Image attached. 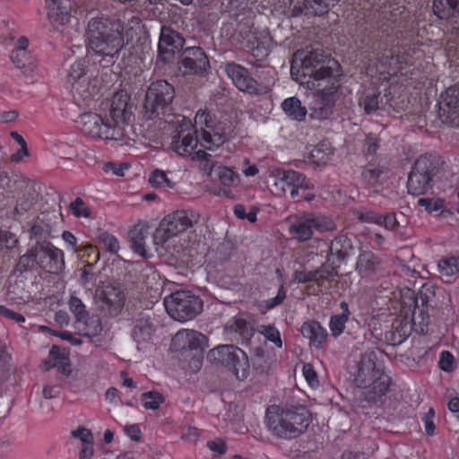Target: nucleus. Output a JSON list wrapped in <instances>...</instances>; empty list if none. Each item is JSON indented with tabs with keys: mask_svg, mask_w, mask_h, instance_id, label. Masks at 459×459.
Returning <instances> with one entry per match:
<instances>
[{
	"mask_svg": "<svg viewBox=\"0 0 459 459\" xmlns=\"http://www.w3.org/2000/svg\"><path fill=\"white\" fill-rule=\"evenodd\" d=\"M437 267L440 274L445 277H451L459 272L455 256L441 259Z\"/></svg>",
	"mask_w": 459,
	"mask_h": 459,
	"instance_id": "c03bdc74",
	"label": "nucleus"
},
{
	"mask_svg": "<svg viewBox=\"0 0 459 459\" xmlns=\"http://www.w3.org/2000/svg\"><path fill=\"white\" fill-rule=\"evenodd\" d=\"M381 264V259L372 251L361 250L355 266V270L361 277H368L377 273Z\"/></svg>",
	"mask_w": 459,
	"mask_h": 459,
	"instance_id": "b1692460",
	"label": "nucleus"
},
{
	"mask_svg": "<svg viewBox=\"0 0 459 459\" xmlns=\"http://www.w3.org/2000/svg\"><path fill=\"white\" fill-rule=\"evenodd\" d=\"M147 236V229L141 225H135L128 232L132 248L143 257H147L144 247V240Z\"/></svg>",
	"mask_w": 459,
	"mask_h": 459,
	"instance_id": "2f4dec72",
	"label": "nucleus"
},
{
	"mask_svg": "<svg viewBox=\"0 0 459 459\" xmlns=\"http://www.w3.org/2000/svg\"><path fill=\"white\" fill-rule=\"evenodd\" d=\"M339 64L330 58L323 49L299 50L290 73L300 84L309 89L319 88L324 82L335 81L339 73Z\"/></svg>",
	"mask_w": 459,
	"mask_h": 459,
	"instance_id": "7ed1b4c3",
	"label": "nucleus"
},
{
	"mask_svg": "<svg viewBox=\"0 0 459 459\" xmlns=\"http://www.w3.org/2000/svg\"><path fill=\"white\" fill-rule=\"evenodd\" d=\"M283 111L290 117L301 121L307 115V108L301 106L300 100L296 97L286 99L281 103Z\"/></svg>",
	"mask_w": 459,
	"mask_h": 459,
	"instance_id": "f704fd0d",
	"label": "nucleus"
},
{
	"mask_svg": "<svg viewBox=\"0 0 459 459\" xmlns=\"http://www.w3.org/2000/svg\"><path fill=\"white\" fill-rule=\"evenodd\" d=\"M199 214L194 211H177L166 216L153 235V242L157 246H162L170 238L192 228L199 221Z\"/></svg>",
	"mask_w": 459,
	"mask_h": 459,
	"instance_id": "9d476101",
	"label": "nucleus"
},
{
	"mask_svg": "<svg viewBox=\"0 0 459 459\" xmlns=\"http://www.w3.org/2000/svg\"><path fill=\"white\" fill-rule=\"evenodd\" d=\"M443 160L437 155L420 156L408 176V193L412 195H420L432 189L434 178L438 175Z\"/></svg>",
	"mask_w": 459,
	"mask_h": 459,
	"instance_id": "6e6552de",
	"label": "nucleus"
},
{
	"mask_svg": "<svg viewBox=\"0 0 459 459\" xmlns=\"http://www.w3.org/2000/svg\"><path fill=\"white\" fill-rule=\"evenodd\" d=\"M98 239L100 242L103 243L106 249L112 253L117 254L119 250V243L116 237L111 235L107 231H103L99 234Z\"/></svg>",
	"mask_w": 459,
	"mask_h": 459,
	"instance_id": "3c124183",
	"label": "nucleus"
},
{
	"mask_svg": "<svg viewBox=\"0 0 459 459\" xmlns=\"http://www.w3.org/2000/svg\"><path fill=\"white\" fill-rule=\"evenodd\" d=\"M129 100L127 93L117 91L111 100L109 117L102 118L92 112L81 115L78 122L82 132L103 140H123L127 136L134 120Z\"/></svg>",
	"mask_w": 459,
	"mask_h": 459,
	"instance_id": "f257e3e1",
	"label": "nucleus"
},
{
	"mask_svg": "<svg viewBox=\"0 0 459 459\" xmlns=\"http://www.w3.org/2000/svg\"><path fill=\"white\" fill-rule=\"evenodd\" d=\"M51 227L44 223V219L38 217L37 222L30 228V238L37 240H48L50 236Z\"/></svg>",
	"mask_w": 459,
	"mask_h": 459,
	"instance_id": "ea45409f",
	"label": "nucleus"
},
{
	"mask_svg": "<svg viewBox=\"0 0 459 459\" xmlns=\"http://www.w3.org/2000/svg\"><path fill=\"white\" fill-rule=\"evenodd\" d=\"M340 267V264H337L334 259L326 256L325 263L314 270V276L316 279V283L321 286L324 281H332L339 275L338 270Z\"/></svg>",
	"mask_w": 459,
	"mask_h": 459,
	"instance_id": "c756f323",
	"label": "nucleus"
},
{
	"mask_svg": "<svg viewBox=\"0 0 459 459\" xmlns=\"http://www.w3.org/2000/svg\"><path fill=\"white\" fill-rule=\"evenodd\" d=\"M80 324L83 325V328H81L82 331H84L83 335L87 337L98 336L102 332V325L99 316H92L82 319Z\"/></svg>",
	"mask_w": 459,
	"mask_h": 459,
	"instance_id": "e433bc0d",
	"label": "nucleus"
},
{
	"mask_svg": "<svg viewBox=\"0 0 459 459\" xmlns=\"http://www.w3.org/2000/svg\"><path fill=\"white\" fill-rule=\"evenodd\" d=\"M86 77L85 61L83 59L77 60L71 65L68 74V82L73 84L74 81H79Z\"/></svg>",
	"mask_w": 459,
	"mask_h": 459,
	"instance_id": "49530a36",
	"label": "nucleus"
},
{
	"mask_svg": "<svg viewBox=\"0 0 459 459\" xmlns=\"http://www.w3.org/2000/svg\"><path fill=\"white\" fill-rule=\"evenodd\" d=\"M383 174V170L379 168H366L361 174L365 183L370 186H375L379 182V178Z\"/></svg>",
	"mask_w": 459,
	"mask_h": 459,
	"instance_id": "5fc2aeb1",
	"label": "nucleus"
},
{
	"mask_svg": "<svg viewBox=\"0 0 459 459\" xmlns=\"http://www.w3.org/2000/svg\"><path fill=\"white\" fill-rule=\"evenodd\" d=\"M438 117L441 122L452 127L459 126V87L451 86L440 95Z\"/></svg>",
	"mask_w": 459,
	"mask_h": 459,
	"instance_id": "f3484780",
	"label": "nucleus"
},
{
	"mask_svg": "<svg viewBox=\"0 0 459 459\" xmlns=\"http://www.w3.org/2000/svg\"><path fill=\"white\" fill-rule=\"evenodd\" d=\"M266 339L273 342L277 347L281 348L282 346V342L280 337L279 331L271 325L264 326V331L262 332Z\"/></svg>",
	"mask_w": 459,
	"mask_h": 459,
	"instance_id": "0e129e2a",
	"label": "nucleus"
},
{
	"mask_svg": "<svg viewBox=\"0 0 459 459\" xmlns=\"http://www.w3.org/2000/svg\"><path fill=\"white\" fill-rule=\"evenodd\" d=\"M189 330L178 331L172 338L171 347L176 351L182 353L188 351Z\"/></svg>",
	"mask_w": 459,
	"mask_h": 459,
	"instance_id": "79ce46f5",
	"label": "nucleus"
},
{
	"mask_svg": "<svg viewBox=\"0 0 459 459\" xmlns=\"http://www.w3.org/2000/svg\"><path fill=\"white\" fill-rule=\"evenodd\" d=\"M11 58L26 76H30L37 68V62L29 51H12Z\"/></svg>",
	"mask_w": 459,
	"mask_h": 459,
	"instance_id": "c85d7f7f",
	"label": "nucleus"
},
{
	"mask_svg": "<svg viewBox=\"0 0 459 459\" xmlns=\"http://www.w3.org/2000/svg\"><path fill=\"white\" fill-rule=\"evenodd\" d=\"M454 356L449 351H442L439 359V368L446 371L450 372L453 369Z\"/></svg>",
	"mask_w": 459,
	"mask_h": 459,
	"instance_id": "774afa93",
	"label": "nucleus"
},
{
	"mask_svg": "<svg viewBox=\"0 0 459 459\" xmlns=\"http://www.w3.org/2000/svg\"><path fill=\"white\" fill-rule=\"evenodd\" d=\"M341 0H288L291 16H321L329 12Z\"/></svg>",
	"mask_w": 459,
	"mask_h": 459,
	"instance_id": "aec40b11",
	"label": "nucleus"
},
{
	"mask_svg": "<svg viewBox=\"0 0 459 459\" xmlns=\"http://www.w3.org/2000/svg\"><path fill=\"white\" fill-rule=\"evenodd\" d=\"M285 298H286V292H285L284 287H283V285H281L276 297L265 300L264 307L266 309H272L274 307L281 304L282 301L285 299Z\"/></svg>",
	"mask_w": 459,
	"mask_h": 459,
	"instance_id": "338daca9",
	"label": "nucleus"
},
{
	"mask_svg": "<svg viewBox=\"0 0 459 459\" xmlns=\"http://www.w3.org/2000/svg\"><path fill=\"white\" fill-rule=\"evenodd\" d=\"M323 88L313 95L310 103V117L315 119H326L333 111L340 85L338 81H329L323 83Z\"/></svg>",
	"mask_w": 459,
	"mask_h": 459,
	"instance_id": "2eb2a0df",
	"label": "nucleus"
},
{
	"mask_svg": "<svg viewBox=\"0 0 459 459\" xmlns=\"http://www.w3.org/2000/svg\"><path fill=\"white\" fill-rule=\"evenodd\" d=\"M403 304L408 306L411 312V321L413 324L428 325L429 322V315L427 306H421L419 296H411L407 299H403Z\"/></svg>",
	"mask_w": 459,
	"mask_h": 459,
	"instance_id": "bb28decb",
	"label": "nucleus"
},
{
	"mask_svg": "<svg viewBox=\"0 0 459 459\" xmlns=\"http://www.w3.org/2000/svg\"><path fill=\"white\" fill-rule=\"evenodd\" d=\"M175 88L166 80H157L148 86L143 108L146 119H160L167 123H173V100Z\"/></svg>",
	"mask_w": 459,
	"mask_h": 459,
	"instance_id": "423d86ee",
	"label": "nucleus"
},
{
	"mask_svg": "<svg viewBox=\"0 0 459 459\" xmlns=\"http://www.w3.org/2000/svg\"><path fill=\"white\" fill-rule=\"evenodd\" d=\"M217 175L220 181L224 186H231L238 181V176L234 171L226 167H219L217 169Z\"/></svg>",
	"mask_w": 459,
	"mask_h": 459,
	"instance_id": "6e6d98bb",
	"label": "nucleus"
},
{
	"mask_svg": "<svg viewBox=\"0 0 459 459\" xmlns=\"http://www.w3.org/2000/svg\"><path fill=\"white\" fill-rule=\"evenodd\" d=\"M48 19L53 29L61 34L69 32L71 22V0H45Z\"/></svg>",
	"mask_w": 459,
	"mask_h": 459,
	"instance_id": "6ab92c4d",
	"label": "nucleus"
},
{
	"mask_svg": "<svg viewBox=\"0 0 459 459\" xmlns=\"http://www.w3.org/2000/svg\"><path fill=\"white\" fill-rule=\"evenodd\" d=\"M18 243V239L15 236L10 232L1 231L0 232V248L12 249Z\"/></svg>",
	"mask_w": 459,
	"mask_h": 459,
	"instance_id": "e2e57ef3",
	"label": "nucleus"
},
{
	"mask_svg": "<svg viewBox=\"0 0 459 459\" xmlns=\"http://www.w3.org/2000/svg\"><path fill=\"white\" fill-rule=\"evenodd\" d=\"M380 226H384L388 230L396 231L400 236L403 235L402 232L398 231L399 222L396 220L394 213H390V214H386L385 216H381Z\"/></svg>",
	"mask_w": 459,
	"mask_h": 459,
	"instance_id": "680f3d73",
	"label": "nucleus"
},
{
	"mask_svg": "<svg viewBox=\"0 0 459 459\" xmlns=\"http://www.w3.org/2000/svg\"><path fill=\"white\" fill-rule=\"evenodd\" d=\"M225 70L236 87L249 94H266L274 83V71L271 67L265 68L256 65L254 73L256 79L251 77L246 68L235 63L227 64Z\"/></svg>",
	"mask_w": 459,
	"mask_h": 459,
	"instance_id": "0eeeda50",
	"label": "nucleus"
},
{
	"mask_svg": "<svg viewBox=\"0 0 459 459\" xmlns=\"http://www.w3.org/2000/svg\"><path fill=\"white\" fill-rule=\"evenodd\" d=\"M417 295L419 296L421 306H427V308L431 307V301L435 298V292L432 286L423 285Z\"/></svg>",
	"mask_w": 459,
	"mask_h": 459,
	"instance_id": "bf43d9fd",
	"label": "nucleus"
},
{
	"mask_svg": "<svg viewBox=\"0 0 459 459\" xmlns=\"http://www.w3.org/2000/svg\"><path fill=\"white\" fill-rule=\"evenodd\" d=\"M203 136L206 142L220 146L231 137V132L230 129L216 127L212 129V133L211 131H204Z\"/></svg>",
	"mask_w": 459,
	"mask_h": 459,
	"instance_id": "c9c22d12",
	"label": "nucleus"
},
{
	"mask_svg": "<svg viewBox=\"0 0 459 459\" xmlns=\"http://www.w3.org/2000/svg\"><path fill=\"white\" fill-rule=\"evenodd\" d=\"M95 299L105 315L117 316L124 307L126 295L120 283L108 282L96 290Z\"/></svg>",
	"mask_w": 459,
	"mask_h": 459,
	"instance_id": "4468645a",
	"label": "nucleus"
},
{
	"mask_svg": "<svg viewBox=\"0 0 459 459\" xmlns=\"http://www.w3.org/2000/svg\"><path fill=\"white\" fill-rule=\"evenodd\" d=\"M69 305L71 311L74 314L79 322H82V319L87 317L88 313L85 310V306L80 299L77 297H72L70 299Z\"/></svg>",
	"mask_w": 459,
	"mask_h": 459,
	"instance_id": "4d7b16f0",
	"label": "nucleus"
},
{
	"mask_svg": "<svg viewBox=\"0 0 459 459\" xmlns=\"http://www.w3.org/2000/svg\"><path fill=\"white\" fill-rule=\"evenodd\" d=\"M143 405L148 410H158L164 403V396L157 391H149L142 394Z\"/></svg>",
	"mask_w": 459,
	"mask_h": 459,
	"instance_id": "a19ab883",
	"label": "nucleus"
},
{
	"mask_svg": "<svg viewBox=\"0 0 459 459\" xmlns=\"http://www.w3.org/2000/svg\"><path fill=\"white\" fill-rule=\"evenodd\" d=\"M69 208L72 213L78 218H89L91 214V209L86 206L84 201L81 197L75 198V200L70 204Z\"/></svg>",
	"mask_w": 459,
	"mask_h": 459,
	"instance_id": "8fccbe9b",
	"label": "nucleus"
},
{
	"mask_svg": "<svg viewBox=\"0 0 459 459\" xmlns=\"http://www.w3.org/2000/svg\"><path fill=\"white\" fill-rule=\"evenodd\" d=\"M377 353L367 351L361 355L354 374V383L360 388L355 398L358 407L367 409L380 405L388 390L390 377L377 366Z\"/></svg>",
	"mask_w": 459,
	"mask_h": 459,
	"instance_id": "f03ea898",
	"label": "nucleus"
},
{
	"mask_svg": "<svg viewBox=\"0 0 459 459\" xmlns=\"http://www.w3.org/2000/svg\"><path fill=\"white\" fill-rule=\"evenodd\" d=\"M389 100L386 95L381 97L380 93L367 95L363 100V109L367 114H371L379 108L380 104L383 103V99Z\"/></svg>",
	"mask_w": 459,
	"mask_h": 459,
	"instance_id": "37998d69",
	"label": "nucleus"
},
{
	"mask_svg": "<svg viewBox=\"0 0 459 459\" xmlns=\"http://www.w3.org/2000/svg\"><path fill=\"white\" fill-rule=\"evenodd\" d=\"M211 361L227 368L238 380H245L249 374V360L247 355L237 346L220 345L208 353Z\"/></svg>",
	"mask_w": 459,
	"mask_h": 459,
	"instance_id": "1a4fd4ad",
	"label": "nucleus"
},
{
	"mask_svg": "<svg viewBox=\"0 0 459 459\" xmlns=\"http://www.w3.org/2000/svg\"><path fill=\"white\" fill-rule=\"evenodd\" d=\"M58 351L59 350L57 347H52L50 355L53 357L54 362L49 365L47 369H49L50 368H56L61 374L69 376L71 374L70 365L64 361V358L57 357Z\"/></svg>",
	"mask_w": 459,
	"mask_h": 459,
	"instance_id": "de8ad7c7",
	"label": "nucleus"
},
{
	"mask_svg": "<svg viewBox=\"0 0 459 459\" xmlns=\"http://www.w3.org/2000/svg\"><path fill=\"white\" fill-rule=\"evenodd\" d=\"M302 335L309 340L310 344L319 347L327 337L325 328L316 321L306 322L301 326Z\"/></svg>",
	"mask_w": 459,
	"mask_h": 459,
	"instance_id": "cd10ccee",
	"label": "nucleus"
},
{
	"mask_svg": "<svg viewBox=\"0 0 459 459\" xmlns=\"http://www.w3.org/2000/svg\"><path fill=\"white\" fill-rule=\"evenodd\" d=\"M185 39L183 36L169 26L163 25L158 44V61L163 64L172 62L176 53L178 55L183 51Z\"/></svg>",
	"mask_w": 459,
	"mask_h": 459,
	"instance_id": "dca6fc26",
	"label": "nucleus"
},
{
	"mask_svg": "<svg viewBox=\"0 0 459 459\" xmlns=\"http://www.w3.org/2000/svg\"><path fill=\"white\" fill-rule=\"evenodd\" d=\"M418 204L421 207H424L425 210L429 212L441 210L440 215L443 217H446V215L452 214L450 210L443 209L444 200L440 198H420L418 201Z\"/></svg>",
	"mask_w": 459,
	"mask_h": 459,
	"instance_id": "4c0bfd02",
	"label": "nucleus"
},
{
	"mask_svg": "<svg viewBox=\"0 0 459 459\" xmlns=\"http://www.w3.org/2000/svg\"><path fill=\"white\" fill-rule=\"evenodd\" d=\"M88 46L95 54L114 63L125 46L123 25L119 20L108 17L92 18L87 29Z\"/></svg>",
	"mask_w": 459,
	"mask_h": 459,
	"instance_id": "20e7f679",
	"label": "nucleus"
},
{
	"mask_svg": "<svg viewBox=\"0 0 459 459\" xmlns=\"http://www.w3.org/2000/svg\"><path fill=\"white\" fill-rule=\"evenodd\" d=\"M355 216L360 222L381 224V214L371 210H359L354 212Z\"/></svg>",
	"mask_w": 459,
	"mask_h": 459,
	"instance_id": "864d4df0",
	"label": "nucleus"
},
{
	"mask_svg": "<svg viewBox=\"0 0 459 459\" xmlns=\"http://www.w3.org/2000/svg\"><path fill=\"white\" fill-rule=\"evenodd\" d=\"M270 175L274 178L273 192L277 195H284L290 192L291 198H296L299 189L310 188L306 182L305 175L298 171L273 168L270 170Z\"/></svg>",
	"mask_w": 459,
	"mask_h": 459,
	"instance_id": "ddd939ff",
	"label": "nucleus"
},
{
	"mask_svg": "<svg viewBox=\"0 0 459 459\" xmlns=\"http://www.w3.org/2000/svg\"><path fill=\"white\" fill-rule=\"evenodd\" d=\"M433 13L440 19H455L459 26V0H433Z\"/></svg>",
	"mask_w": 459,
	"mask_h": 459,
	"instance_id": "a878e982",
	"label": "nucleus"
},
{
	"mask_svg": "<svg viewBox=\"0 0 459 459\" xmlns=\"http://www.w3.org/2000/svg\"><path fill=\"white\" fill-rule=\"evenodd\" d=\"M152 324L148 320H140L136 323L132 331V336L138 345L145 344L153 333Z\"/></svg>",
	"mask_w": 459,
	"mask_h": 459,
	"instance_id": "72a5a7b5",
	"label": "nucleus"
},
{
	"mask_svg": "<svg viewBox=\"0 0 459 459\" xmlns=\"http://www.w3.org/2000/svg\"><path fill=\"white\" fill-rule=\"evenodd\" d=\"M310 423V413L304 406L280 408L271 406L265 413V424L274 436L291 439L305 432Z\"/></svg>",
	"mask_w": 459,
	"mask_h": 459,
	"instance_id": "39448f33",
	"label": "nucleus"
},
{
	"mask_svg": "<svg viewBox=\"0 0 459 459\" xmlns=\"http://www.w3.org/2000/svg\"><path fill=\"white\" fill-rule=\"evenodd\" d=\"M188 351H195V357L197 361L203 357V345L205 342V336L199 332L189 330Z\"/></svg>",
	"mask_w": 459,
	"mask_h": 459,
	"instance_id": "58836bf2",
	"label": "nucleus"
},
{
	"mask_svg": "<svg viewBox=\"0 0 459 459\" xmlns=\"http://www.w3.org/2000/svg\"><path fill=\"white\" fill-rule=\"evenodd\" d=\"M72 86V92L75 101L82 100L85 104L91 101L99 93L98 81L96 78L86 77L74 81Z\"/></svg>",
	"mask_w": 459,
	"mask_h": 459,
	"instance_id": "5701e85b",
	"label": "nucleus"
},
{
	"mask_svg": "<svg viewBox=\"0 0 459 459\" xmlns=\"http://www.w3.org/2000/svg\"><path fill=\"white\" fill-rule=\"evenodd\" d=\"M11 356L5 351L0 354V386L10 377ZM2 396V387H0V397Z\"/></svg>",
	"mask_w": 459,
	"mask_h": 459,
	"instance_id": "09e8293b",
	"label": "nucleus"
},
{
	"mask_svg": "<svg viewBox=\"0 0 459 459\" xmlns=\"http://www.w3.org/2000/svg\"><path fill=\"white\" fill-rule=\"evenodd\" d=\"M340 307L342 313L333 316L329 323L330 330L333 336H338L343 332L345 328V323L347 322L350 316V310L347 302L342 301Z\"/></svg>",
	"mask_w": 459,
	"mask_h": 459,
	"instance_id": "473e14b6",
	"label": "nucleus"
},
{
	"mask_svg": "<svg viewBox=\"0 0 459 459\" xmlns=\"http://www.w3.org/2000/svg\"><path fill=\"white\" fill-rule=\"evenodd\" d=\"M209 65L204 50L199 47H188L178 56V69L182 75L203 74Z\"/></svg>",
	"mask_w": 459,
	"mask_h": 459,
	"instance_id": "a211bd4d",
	"label": "nucleus"
},
{
	"mask_svg": "<svg viewBox=\"0 0 459 459\" xmlns=\"http://www.w3.org/2000/svg\"><path fill=\"white\" fill-rule=\"evenodd\" d=\"M97 279V273L93 272L92 263H87L81 270L80 281L82 285L94 282Z\"/></svg>",
	"mask_w": 459,
	"mask_h": 459,
	"instance_id": "052dcab7",
	"label": "nucleus"
},
{
	"mask_svg": "<svg viewBox=\"0 0 459 459\" xmlns=\"http://www.w3.org/2000/svg\"><path fill=\"white\" fill-rule=\"evenodd\" d=\"M274 46L273 39L268 35L254 37L247 43V48L252 56L256 58V62L263 61L270 54Z\"/></svg>",
	"mask_w": 459,
	"mask_h": 459,
	"instance_id": "393cba45",
	"label": "nucleus"
},
{
	"mask_svg": "<svg viewBox=\"0 0 459 459\" xmlns=\"http://www.w3.org/2000/svg\"><path fill=\"white\" fill-rule=\"evenodd\" d=\"M167 313L179 322L195 318L203 309L199 297L187 290H178L164 299Z\"/></svg>",
	"mask_w": 459,
	"mask_h": 459,
	"instance_id": "9b49d317",
	"label": "nucleus"
},
{
	"mask_svg": "<svg viewBox=\"0 0 459 459\" xmlns=\"http://www.w3.org/2000/svg\"><path fill=\"white\" fill-rule=\"evenodd\" d=\"M35 261H34V252H33V247L26 254L22 255L16 264L15 270L22 273L23 272L27 270L32 269L34 266Z\"/></svg>",
	"mask_w": 459,
	"mask_h": 459,
	"instance_id": "603ef678",
	"label": "nucleus"
},
{
	"mask_svg": "<svg viewBox=\"0 0 459 459\" xmlns=\"http://www.w3.org/2000/svg\"><path fill=\"white\" fill-rule=\"evenodd\" d=\"M36 265L47 273L58 274L65 269L64 253L48 240H37L32 246Z\"/></svg>",
	"mask_w": 459,
	"mask_h": 459,
	"instance_id": "f8f14e48",
	"label": "nucleus"
},
{
	"mask_svg": "<svg viewBox=\"0 0 459 459\" xmlns=\"http://www.w3.org/2000/svg\"><path fill=\"white\" fill-rule=\"evenodd\" d=\"M303 375L310 386L315 387L318 385L317 375L311 364L307 363L303 366Z\"/></svg>",
	"mask_w": 459,
	"mask_h": 459,
	"instance_id": "69168bd1",
	"label": "nucleus"
},
{
	"mask_svg": "<svg viewBox=\"0 0 459 459\" xmlns=\"http://www.w3.org/2000/svg\"><path fill=\"white\" fill-rule=\"evenodd\" d=\"M290 233L299 242H304L309 239L313 235V229L308 217L299 218L292 223L290 226Z\"/></svg>",
	"mask_w": 459,
	"mask_h": 459,
	"instance_id": "7c9ffc66",
	"label": "nucleus"
},
{
	"mask_svg": "<svg viewBox=\"0 0 459 459\" xmlns=\"http://www.w3.org/2000/svg\"><path fill=\"white\" fill-rule=\"evenodd\" d=\"M177 123L178 126L172 139L173 149L181 156L191 155L197 145V139L194 137L193 125L185 117Z\"/></svg>",
	"mask_w": 459,
	"mask_h": 459,
	"instance_id": "412c9836",
	"label": "nucleus"
},
{
	"mask_svg": "<svg viewBox=\"0 0 459 459\" xmlns=\"http://www.w3.org/2000/svg\"><path fill=\"white\" fill-rule=\"evenodd\" d=\"M308 220L312 229L321 232L332 230L334 228L333 221L326 216L319 215L315 217H308Z\"/></svg>",
	"mask_w": 459,
	"mask_h": 459,
	"instance_id": "a18cd8bd",
	"label": "nucleus"
},
{
	"mask_svg": "<svg viewBox=\"0 0 459 459\" xmlns=\"http://www.w3.org/2000/svg\"><path fill=\"white\" fill-rule=\"evenodd\" d=\"M354 254L355 247L352 240L345 235H339L331 241L327 256L334 259L341 266Z\"/></svg>",
	"mask_w": 459,
	"mask_h": 459,
	"instance_id": "4be33fe9",
	"label": "nucleus"
},
{
	"mask_svg": "<svg viewBox=\"0 0 459 459\" xmlns=\"http://www.w3.org/2000/svg\"><path fill=\"white\" fill-rule=\"evenodd\" d=\"M71 436L74 438H79L82 441V446L94 444V437L91 431L85 427H78L71 432Z\"/></svg>",
	"mask_w": 459,
	"mask_h": 459,
	"instance_id": "13d9d810",
	"label": "nucleus"
}]
</instances>
